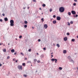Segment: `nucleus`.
<instances>
[{
  "instance_id": "obj_9",
  "label": "nucleus",
  "mask_w": 78,
  "mask_h": 78,
  "mask_svg": "<svg viewBox=\"0 0 78 78\" xmlns=\"http://www.w3.org/2000/svg\"><path fill=\"white\" fill-rule=\"evenodd\" d=\"M67 40V37H65L64 38V41H66Z\"/></svg>"
},
{
  "instance_id": "obj_16",
  "label": "nucleus",
  "mask_w": 78,
  "mask_h": 78,
  "mask_svg": "<svg viewBox=\"0 0 78 78\" xmlns=\"http://www.w3.org/2000/svg\"><path fill=\"white\" fill-rule=\"evenodd\" d=\"M34 62H36L37 61V59H35L34 60Z\"/></svg>"
},
{
  "instance_id": "obj_61",
  "label": "nucleus",
  "mask_w": 78,
  "mask_h": 78,
  "mask_svg": "<svg viewBox=\"0 0 78 78\" xmlns=\"http://www.w3.org/2000/svg\"><path fill=\"white\" fill-rule=\"evenodd\" d=\"M2 44V45H3V43H2V44Z\"/></svg>"
},
{
  "instance_id": "obj_1",
  "label": "nucleus",
  "mask_w": 78,
  "mask_h": 78,
  "mask_svg": "<svg viewBox=\"0 0 78 78\" xmlns=\"http://www.w3.org/2000/svg\"><path fill=\"white\" fill-rule=\"evenodd\" d=\"M59 11L60 12H63L64 11V8L63 7H61L59 9Z\"/></svg>"
},
{
  "instance_id": "obj_43",
  "label": "nucleus",
  "mask_w": 78,
  "mask_h": 78,
  "mask_svg": "<svg viewBox=\"0 0 78 78\" xmlns=\"http://www.w3.org/2000/svg\"><path fill=\"white\" fill-rule=\"evenodd\" d=\"M13 60L14 61H16V59L15 58H13Z\"/></svg>"
},
{
  "instance_id": "obj_2",
  "label": "nucleus",
  "mask_w": 78,
  "mask_h": 78,
  "mask_svg": "<svg viewBox=\"0 0 78 78\" xmlns=\"http://www.w3.org/2000/svg\"><path fill=\"white\" fill-rule=\"evenodd\" d=\"M10 25L11 27H13V26H14V20H10Z\"/></svg>"
},
{
  "instance_id": "obj_26",
  "label": "nucleus",
  "mask_w": 78,
  "mask_h": 78,
  "mask_svg": "<svg viewBox=\"0 0 78 78\" xmlns=\"http://www.w3.org/2000/svg\"><path fill=\"white\" fill-rule=\"evenodd\" d=\"M19 37L20 39H21V38H22V36L21 35V36H20Z\"/></svg>"
},
{
  "instance_id": "obj_46",
  "label": "nucleus",
  "mask_w": 78,
  "mask_h": 78,
  "mask_svg": "<svg viewBox=\"0 0 78 78\" xmlns=\"http://www.w3.org/2000/svg\"><path fill=\"white\" fill-rule=\"evenodd\" d=\"M32 28L33 29H34V27H32Z\"/></svg>"
},
{
  "instance_id": "obj_25",
  "label": "nucleus",
  "mask_w": 78,
  "mask_h": 78,
  "mask_svg": "<svg viewBox=\"0 0 78 78\" xmlns=\"http://www.w3.org/2000/svg\"><path fill=\"white\" fill-rule=\"evenodd\" d=\"M24 28H27V25H25L24 26Z\"/></svg>"
},
{
  "instance_id": "obj_31",
  "label": "nucleus",
  "mask_w": 78,
  "mask_h": 78,
  "mask_svg": "<svg viewBox=\"0 0 78 78\" xmlns=\"http://www.w3.org/2000/svg\"><path fill=\"white\" fill-rule=\"evenodd\" d=\"M10 58V57H9V56H8V57H7V59H9Z\"/></svg>"
},
{
  "instance_id": "obj_50",
  "label": "nucleus",
  "mask_w": 78,
  "mask_h": 78,
  "mask_svg": "<svg viewBox=\"0 0 78 78\" xmlns=\"http://www.w3.org/2000/svg\"><path fill=\"white\" fill-rule=\"evenodd\" d=\"M14 55H16V52H15Z\"/></svg>"
},
{
  "instance_id": "obj_21",
  "label": "nucleus",
  "mask_w": 78,
  "mask_h": 78,
  "mask_svg": "<svg viewBox=\"0 0 78 78\" xmlns=\"http://www.w3.org/2000/svg\"><path fill=\"white\" fill-rule=\"evenodd\" d=\"M68 14L69 16L71 15V13H70V12H68Z\"/></svg>"
},
{
  "instance_id": "obj_55",
  "label": "nucleus",
  "mask_w": 78,
  "mask_h": 78,
  "mask_svg": "<svg viewBox=\"0 0 78 78\" xmlns=\"http://www.w3.org/2000/svg\"><path fill=\"white\" fill-rule=\"evenodd\" d=\"M28 62H31V61H29Z\"/></svg>"
},
{
  "instance_id": "obj_14",
  "label": "nucleus",
  "mask_w": 78,
  "mask_h": 78,
  "mask_svg": "<svg viewBox=\"0 0 78 78\" xmlns=\"http://www.w3.org/2000/svg\"><path fill=\"white\" fill-rule=\"evenodd\" d=\"M56 46L58 47H60V45H59L58 44H57Z\"/></svg>"
},
{
  "instance_id": "obj_17",
  "label": "nucleus",
  "mask_w": 78,
  "mask_h": 78,
  "mask_svg": "<svg viewBox=\"0 0 78 78\" xmlns=\"http://www.w3.org/2000/svg\"><path fill=\"white\" fill-rule=\"evenodd\" d=\"M24 23H25V24H27V23H28V22L27 21H24Z\"/></svg>"
},
{
  "instance_id": "obj_24",
  "label": "nucleus",
  "mask_w": 78,
  "mask_h": 78,
  "mask_svg": "<svg viewBox=\"0 0 78 78\" xmlns=\"http://www.w3.org/2000/svg\"><path fill=\"white\" fill-rule=\"evenodd\" d=\"M23 76L25 77H27V75L26 74H24L23 75Z\"/></svg>"
},
{
  "instance_id": "obj_49",
  "label": "nucleus",
  "mask_w": 78,
  "mask_h": 78,
  "mask_svg": "<svg viewBox=\"0 0 78 78\" xmlns=\"http://www.w3.org/2000/svg\"><path fill=\"white\" fill-rule=\"evenodd\" d=\"M23 9H25V7H23Z\"/></svg>"
},
{
  "instance_id": "obj_48",
  "label": "nucleus",
  "mask_w": 78,
  "mask_h": 78,
  "mask_svg": "<svg viewBox=\"0 0 78 78\" xmlns=\"http://www.w3.org/2000/svg\"><path fill=\"white\" fill-rule=\"evenodd\" d=\"M25 59L26 60H27V58H25Z\"/></svg>"
},
{
  "instance_id": "obj_59",
  "label": "nucleus",
  "mask_w": 78,
  "mask_h": 78,
  "mask_svg": "<svg viewBox=\"0 0 78 78\" xmlns=\"http://www.w3.org/2000/svg\"><path fill=\"white\" fill-rule=\"evenodd\" d=\"M68 58H70V56H69V57H68Z\"/></svg>"
},
{
  "instance_id": "obj_5",
  "label": "nucleus",
  "mask_w": 78,
  "mask_h": 78,
  "mask_svg": "<svg viewBox=\"0 0 78 78\" xmlns=\"http://www.w3.org/2000/svg\"><path fill=\"white\" fill-rule=\"evenodd\" d=\"M71 13H72V14H73L74 15H75V14H76V12L73 10H72L71 11Z\"/></svg>"
},
{
  "instance_id": "obj_47",
  "label": "nucleus",
  "mask_w": 78,
  "mask_h": 78,
  "mask_svg": "<svg viewBox=\"0 0 78 78\" xmlns=\"http://www.w3.org/2000/svg\"><path fill=\"white\" fill-rule=\"evenodd\" d=\"M30 9V7H27V9Z\"/></svg>"
},
{
  "instance_id": "obj_45",
  "label": "nucleus",
  "mask_w": 78,
  "mask_h": 78,
  "mask_svg": "<svg viewBox=\"0 0 78 78\" xmlns=\"http://www.w3.org/2000/svg\"><path fill=\"white\" fill-rule=\"evenodd\" d=\"M2 66V65L1 64H0V67Z\"/></svg>"
},
{
  "instance_id": "obj_36",
  "label": "nucleus",
  "mask_w": 78,
  "mask_h": 78,
  "mask_svg": "<svg viewBox=\"0 0 78 78\" xmlns=\"http://www.w3.org/2000/svg\"><path fill=\"white\" fill-rule=\"evenodd\" d=\"M43 50H46V48H43Z\"/></svg>"
},
{
  "instance_id": "obj_10",
  "label": "nucleus",
  "mask_w": 78,
  "mask_h": 78,
  "mask_svg": "<svg viewBox=\"0 0 78 78\" xmlns=\"http://www.w3.org/2000/svg\"><path fill=\"white\" fill-rule=\"evenodd\" d=\"M53 23L54 24H55V23H56V20H54L53 21Z\"/></svg>"
},
{
  "instance_id": "obj_60",
  "label": "nucleus",
  "mask_w": 78,
  "mask_h": 78,
  "mask_svg": "<svg viewBox=\"0 0 78 78\" xmlns=\"http://www.w3.org/2000/svg\"><path fill=\"white\" fill-rule=\"evenodd\" d=\"M73 17H75V16L74 15V16H73Z\"/></svg>"
},
{
  "instance_id": "obj_12",
  "label": "nucleus",
  "mask_w": 78,
  "mask_h": 78,
  "mask_svg": "<svg viewBox=\"0 0 78 78\" xmlns=\"http://www.w3.org/2000/svg\"><path fill=\"white\" fill-rule=\"evenodd\" d=\"M15 51L14 50V49H12L11 50V51L12 53H14V52Z\"/></svg>"
},
{
  "instance_id": "obj_39",
  "label": "nucleus",
  "mask_w": 78,
  "mask_h": 78,
  "mask_svg": "<svg viewBox=\"0 0 78 78\" xmlns=\"http://www.w3.org/2000/svg\"><path fill=\"white\" fill-rule=\"evenodd\" d=\"M38 42H40V41H41V39H39L38 40Z\"/></svg>"
},
{
  "instance_id": "obj_62",
  "label": "nucleus",
  "mask_w": 78,
  "mask_h": 78,
  "mask_svg": "<svg viewBox=\"0 0 78 78\" xmlns=\"http://www.w3.org/2000/svg\"><path fill=\"white\" fill-rule=\"evenodd\" d=\"M8 45H9V44H8Z\"/></svg>"
},
{
  "instance_id": "obj_44",
  "label": "nucleus",
  "mask_w": 78,
  "mask_h": 78,
  "mask_svg": "<svg viewBox=\"0 0 78 78\" xmlns=\"http://www.w3.org/2000/svg\"><path fill=\"white\" fill-rule=\"evenodd\" d=\"M74 1L75 2H77V0H74Z\"/></svg>"
},
{
  "instance_id": "obj_34",
  "label": "nucleus",
  "mask_w": 78,
  "mask_h": 78,
  "mask_svg": "<svg viewBox=\"0 0 78 78\" xmlns=\"http://www.w3.org/2000/svg\"><path fill=\"white\" fill-rule=\"evenodd\" d=\"M73 5L74 6H76V3H74L73 4Z\"/></svg>"
},
{
  "instance_id": "obj_7",
  "label": "nucleus",
  "mask_w": 78,
  "mask_h": 78,
  "mask_svg": "<svg viewBox=\"0 0 78 78\" xmlns=\"http://www.w3.org/2000/svg\"><path fill=\"white\" fill-rule=\"evenodd\" d=\"M57 20H61V17L59 16H57Z\"/></svg>"
},
{
  "instance_id": "obj_29",
  "label": "nucleus",
  "mask_w": 78,
  "mask_h": 78,
  "mask_svg": "<svg viewBox=\"0 0 78 78\" xmlns=\"http://www.w3.org/2000/svg\"><path fill=\"white\" fill-rule=\"evenodd\" d=\"M73 23V21H71L70 22V23H71V24H72Z\"/></svg>"
},
{
  "instance_id": "obj_11",
  "label": "nucleus",
  "mask_w": 78,
  "mask_h": 78,
  "mask_svg": "<svg viewBox=\"0 0 78 78\" xmlns=\"http://www.w3.org/2000/svg\"><path fill=\"white\" fill-rule=\"evenodd\" d=\"M66 52H67V51L66 50H64L63 51V53H66Z\"/></svg>"
},
{
  "instance_id": "obj_37",
  "label": "nucleus",
  "mask_w": 78,
  "mask_h": 78,
  "mask_svg": "<svg viewBox=\"0 0 78 78\" xmlns=\"http://www.w3.org/2000/svg\"><path fill=\"white\" fill-rule=\"evenodd\" d=\"M33 2H36V0H33Z\"/></svg>"
},
{
  "instance_id": "obj_64",
  "label": "nucleus",
  "mask_w": 78,
  "mask_h": 78,
  "mask_svg": "<svg viewBox=\"0 0 78 78\" xmlns=\"http://www.w3.org/2000/svg\"><path fill=\"white\" fill-rule=\"evenodd\" d=\"M42 14H43V13H42Z\"/></svg>"
},
{
  "instance_id": "obj_41",
  "label": "nucleus",
  "mask_w": 78,
  "mask_h": 78,
  "mask_svg": "<svg viewBox=\"0 0 78 78\" xmlns=\"http://www.w3.org/2000/svg\"><path fill=\"white\" fill-rule=\"evenodd\" d=\"M75 17H78V15H76V16H75Z\"/></svg>"
},
{
  "instance_id": "obj_30",
  "label": "nucleus",
  "mask_w": 78,
  "mask_h": 78,
  "mask_svg": "<svg viewBox=\"0 0 78 78\" xmlns=\"http://www.w3.org/2000/svg\"><path fill=\"white\" fill-rule=\"evenodd\" d=\"M67 35H68V36H69V35H70V34H69V33H67Z\"/></svg>"
},
{
  "instance_id": "obj_20",
  "label": "nucleus",
  "mask_w": 78,
  "mask_h": 78,
  "mask_svg": "<svg viewBox=\"0 0 78 78\" xmlns=\"http://www.w3.org/2000/svg\"><path fill=\"white\" fill-rule=\"evenodd\" d=\"M6 49H4L3 50V51H4V52H6Z\"/></svg>"
},
{
  "instance_id": "obj_53",
  "label": "nucleus",
  "mask_w": 78,
  "mask_h": 78,
  "mask_svg": "<svg viewBox=\"0 0 78 78\" xmlns=\"http://www.w3.org/2000/svg\"><path fill=\"white\" fill-rule=\"evenodd\" d=\"M37 55H39V54L38 53H37Z\"/></svg>"
},
{
  "instance_id": "obj_54",
  "label": "nucleus",
  "mask_w": 78,
  "mask_h": 78,
  "mask_svg": "<svg viewBox=\"0 0 78 78\" xmlns=\"http://www.w3.org/2000/svg\"><path fill=\"white\" fill-rule=\"evenodd\" d=\"M53 54V52H52L51 53V55H52V54Z\"/></svg>"
},
{
  "instance_id": "obj_27",
  "label": "nucleus",
  "mask_w": 78,
  "mask_h": 78,
  "mask_svg": "<svg viewBox=\"0 0 78 78\" xmlns=\"http://www.w3.org/2000/svg\"><path fill=\"white\" fill-rule=\"evenodd\" d=\"M68 25H69V26H70V23L68 22Z\"/></svg>"
},
{
  "instance_id": "obj_23",
  "label": "nucleus",
  "mask_w": 78,
  "mask_h": 78,
  "mask_svg": "<svg viewBox=\"0 0 78 78\" xmlns=\"http://www.w3.org/2000/svg\"><path fill=\"white\" fill-rule=\"evenodd\" d=\"M72 41L73 42H74V41H75V39H72Z\"/></svg>"
},
{
  "instance_id": "obj_56",
  "label": "nucleus",
  "mask_w": 78,
  "mask_h": 78,
  "mask_svg": "<svg viewBox=\"0 0 78 78\" xmlns=\"http://www.w3.org/2000/svg\"><path fill=\"white\" fill-rule=\"evenodd\" d=\"M0 45H2V43H0Z\"/></svg>"
},
{
  "instance_id": "obj_22",
  "label": "nucleus",
  "mask_w": 78,
  "mask_h": 78,
  "mask_svg": "<svg viewBox=\"0 0 78 78\" xmlns=\"http://www.w3.org/2000/svg\"><path fill=\"white\" fill-rule=\"evenodd\" d=\"M20 54H21V55H23V56H24V54H23V53L22 52H21Z\"/></svg>"
},
{
  "instance_id": "obj_33",
  "label": "nucleus",
  "mask_w": 78,
  "mask_h": 78,
  "mask_svg": "<svg viewBox=\"0 0 78 78\" xmlns=\"http://www.w3.org/2000/svg\"><path fill=\"white\" fill-rule=\"evenodd\" d=\"M41 61L40 60H38L37 61V62H38V63H39V62H40Z\"/></svg>"
},
{
  "instance_id": "obj_19",
  "label": "nucleus",
  "mask_w": 78,
  "mask_h": 78,
  "mask_svg": "<svg viewBox=\"0 0 78 78\" xmlns=\"http://www.w3.org/2000/svg\"><path fill=\"white\" fill-rule=\"evenodd\" d=\"M42 6H43V7H45V6L46 5H45V4H43L42 5Z\"/></svg>"
},
{
  "instance_id": "obj_32",
  "label": "nucleus",
  "mask_w": 78,
  "mask_h": 78,
  "mask_svg": "<svg viewBox=\"0 0 78 78\" xmlns=\"http://www.w3.org/2000/svg\"><path fill=\"white\" fill-rule=\"evenodd\" d=\"M30 52V51H31V49H29L28 50Z\"/></svg>"
},
{
  "instance_id": "obj_18",
  "label": "nucleus",
  "mask_w": 78,
  "mask_h": 78,
  "mask_svg": "<svg viewBox=\"0 0 78 78\" xmlns=\"http://www.w3.org/2000/svg\"><path fill=\"white\" fill-rule=\"evenodd\" d=\"M58 69L59 70H62V68L61 67H59Z\"/></svg>"
},
{
  "instance_id": "obj_3",
  "label": "nucleus",
  "mask_w": 78,
  "mask_h": 78,
  "mask_svg": "<svg viewBox=\"0 0 78 78\" xmlns=\"http://www.w3.org/2000/svg\"><path fill=\"white\" fill-rule=\"evenodd\" d=\"M18 68L19 70H22L23 68H22V66L21 65H18Z\"/></svg>"
},
{
  "instance_id": "obj_15",
  "label": "nucleus",
  "mask_w": 78,
  "mask_h": 78,
  "mask_svg": "<svg viewBox=\"0 0 78 78\" xmlns=\"http://www.w3.org/2000/svg\"><path fill=\"white\" fill-rule=\"evenodd\" d=\"M69 60L70 61H71V62H73V60H72V59H69Z\"/></svg>"
},
{
  "instance_id": "obj_8",
  "label": "nucleus",
  "mask_w": 78,
  "mask_h": 78,
  "mask_svg": "<svg viewBox=\"0 0 78 78\" xmlns=\"http://www.w3.org/2000/svg\"><path fill=\"white\" fill-rule=\"evenodd\" d=\"M4 20L6 22L8 20V18L5 17L4 18Z\"/></svg>"
},
{
  "instance_id": "obj_4",
  "label": "nucleus",
  "mask_w": 78,
  "mask_h": 78,
  "mask_svg": "<svg viewBox=\"0 0 78 78\" xmlns=\"http://www.w3.org/2000/svg\"><path fill=\"white\" fill-rule=\"evenodd\" d=\"M51 61H52V62H54V61H55V63H56L57 62V59H56L55 58H52L51 59Z\"/></svg>"
},
{
  "instance_id": "obj_57",
  "label": "nucleus",
  "mask_w": 78,
  "mask_h": 78,
  "mask_svg": "<svg viewBox=\"0 0 78 78\" xmlns=\"http://www.w3.org/2000/svg\"><path fill=\"white\" fill-rule=\"evenodd\" d=\"M51 56L52 57H53V55H51Z\"/></svg>"
},
{
  "instance_id": "obj_28",
  "label": "nucleus",
  "mask_w": 78,
  "mask_h": 78,
  "mask_svg": "<svg viewBox=\"0 0 78 78\" xmlns=\"http://www.w3.org/2000/svg\"><path fill=\"white\" fill-rule=\"evenodd\" d=\"M49 11H50V12H51V11H52V9H50Z\"/></svg>"
},
{
  "instance_id": "obj_38",
  "label": "nucleus",
  "mask_w": 78,
  "mask_h": 78,
  "mask_svg": "<svg viewBox=\"0 0 78 78\" xmlns=\"http://www.w3.org/2000/svg\"><path fill=\"white\" fill-rule=\"evenodd\" d=\"M0 22H3V21H2V20L0 19Z\"/></svg>"
},
{
  "instance_id": "obj_42",
  "label": "nucleus",
  "mask_w": 78,
  "mask_h": 78,
  "mask_svg": "<svg viewBox=\"0 0 78 78\" xmlns=\"http://www.w3.org/2000/svg\"><path fill=\"white\" fill-rule=\"evenodd\" d=\"M2 15L3 16H5V14L3 13L2 14Z\"/></svg>"
},
{
  "instance_id": "obj_52",
  "label": "nucleus",
  "mask_w": 78,
  "mask_h": 78,
  "mask_svg": "<svg viewBox=\"0 0 78 78\" xmlns=\"http://www.w3.org/2000/svg\"><path fill=\"white\" fill-rule=\"evenodd\" d=\"M16 62H17V60H16Z\"/></svg>"
},
{
  "instance_id": "obj_13",
  "label": "nucleus",
  "mask_w": 78,
  "mask_h": 78,
  "mask_svg": "<svg viewBox=\"0 0 78 78\" xmlns=\"http://www.w3.org/2000/svg\"><path fill=\"white\" fill-rule=\"evenodd\" d=\"M22 65L23 66H24V67H25V63H22Z\"/></svg>"
},
{
  "instance_id": "obj_40",
  "label": "nucleus",
  "mask_w": 78,
  "mask_h": 78,
  "mask_svg": "<svg viewBox=\"0 0 78 78\" xmlns=\"http://www.w3.org/2000/svg\"><path fill=\"white\" fill-rule=\"evenodd\" d=\"M41 20H42V21H44V18H42L41 19Z\"/></svg>"
},
{
  "instance_id": "obj_35",
  "label": "nucleus",
  "mask_w": 78,
  "mask_h": 78,
  "mask_svg": "<svg viewBox=\"0 0 78 78\" xmlns=\"http://www.w3.org/2000/svg\"><path fill=\"white\" fill-rule=\"evenodd\" d=\"M53 17L54 18H55V17H56V16H55V15H53Z\"/></svg>"
},
{
  "instance_id": "obj_6",
  "label": "nucleus",
  "mask_w": 78,
  "mask_h": 78,
  "mask_svg": "<svg viewBox=\"0 0 78 78\" xmlns=\"http://www.w3.org/2000/svg\"><path fill=\"white\" fill-rule=\"evenodd\" d=\"M48 26L47 24H44V28H45V29L47 28Z\"/></svg>"
},
{
  "instance_id": "obj_51",
  "label": "nucleus",
  "mask_w": 78,
  "mask_h": 78,
  "mask_svg": "<svg viewBox=\"0 0 78 78\" xmlns=\"http://www.w3.org/2000/svg\"><path fill=\"white\" fill-rule=\"evenodd\" d=\"M39 9H40V10H41V8H39Z\"/></svg>"
},
{
  "instance_id": "obj_63",
  "label": "nucleus",
  "mask_w": 78,
  "mask_h": 78,
  "mask_svg": "<svg viewBox=\"0 0 78 78\" xmlns=\"http://www.w3.org/2000/svg\"><path fill=\"white\" fill-rule=\"evenodd\" d=\"M16 40H17V39L16 38Z\"/></svg>"
},
{
  "instance_id": "obj_58",
  "label": "nucleus",
  "mask_w": 78,
  "mask_h": 78,
  "mask_svg": "<svg viewBox=\"0 0 78 78\" xmlns=\"http://www.w3.org/2000/svg\"><path fill=\"white\" fill-rule=\"evenodd\" d=\"M77 38H78V35L77 36Z\"/></svg>"
}]
</instances>
